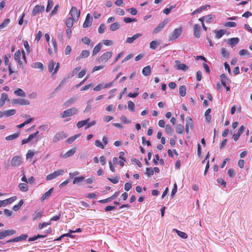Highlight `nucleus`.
Listing matches in <instances>:
<instances>
[{"mask_svg": "<svg viewBox=\"0 0 252 252\" xmlns=\"http://www.w3.org/2000/svg\"><path fill=\"white\" fill-rule=\"evenodd\" d=\"M146 174L149 176H152L154 174V170L151 167H147L146 168Z\"/></svg>", "mask_w": 252, "mask_h": 252, "instance_id": "680f3d73", "label": "nucleus"}, {"mask_svg": "<svg viewBox=\"0 0 252 252\" xmlns=\"http://www.w3.org/2000/svg\"><path fill=\"white\" fill-rule=\"evenodd\" d=\"M245 129V127L242 125L240 127L237 133L233 135V138L235 141H237L239 139V137L243 133Z\"/></svg>", "mask_w": 252, "mask_h": 252, "instance_id": "f8f14e48", "label": "nucleus"}, {"mask_svg": "<svg viewBox=\"0 0 252 252\" xmlns=\"http://www.w3.org/2000/svg\"><path fill=\"white\" fill-rule=\"evenodd\" d=\"M17 199V196H14L4 200H0L1 206H6L15 201Z\"/></svg>", "mask_w": 252, "mask_h": 252, "instance_id": "9d476101", "label": "nucleus"}, {"mask_svg": "<svg viewBox=\"0 0 252 252\" xmlns=\"http://www.w3.org/2000/svg\"><path fill=\"white\" fill-rule=\"evenodd\" d=\"M112 56V52H106L97 59V61L98 63H106Z\"/></svg>", "mask_w": 252, "mask_h": 252, "instance_id": "7ed1b4c3", "label": "nucleus"}, {"mask_svg": "<svg viewBox=\"0 0 252 252\" xmlns=\"http://www.w3.org/2000/svg\"><path fill=\"white\" fill-rule=\"evenodd\" d=\"M43 212L35 211L32 215V219L33 220H39L43 215Z\"/></svg>", "mask_w": 252, "mask_h": 252, "instance_id": "dca6fc26", "label": "nucleus"}, {"mask_svg": "<svg viewBox=\"0 0 252 252\" xmlns=\"http://www.w3.org/2000/svg\"><path fill=\"white\" fill-rule=\"evenodd\" d=\"M10 23V19L8 18L5 19L3 22L0 25V31L3 29L5 28Z\"/></svg>", "mask_w": 252, "mask_h": 252, "instance_id": "58836bf2", "label": "nucleus"}, {"mask_svg": "<svg viewBox=\"0 0 252 252\" xmlns=\"http://www.w3.org/2000/svg\"><path fill=\"white\" fill-rule=\"evenodd\" d=\"M201 27L198 24H195L193 27L194 35L196 38L200 37Z\"/></svg>", "mask_w": 252, "mask_h": 252, "instance_id": "2eb2a0df", "label": "nucleus"}, {"mask_svg": "<svg viewBox=\"0 0 252 252\" xmlns=\"http://www.w3.org/2000/svg\"><path fill=\"white\" fill-rule=\"evenodd\" d=\"M16 113V110L15 109H10L4 111L2 112L3 116L9 117L15 115Z\"/></svg>", "mask_w": 252, "mask_h": 252, "instance_id": "393cba45", "label": "nucleus"}, {"mask_svg": "<svg viewBox=\"0 0 252 252\" xmlns=\"http://www.w3.org/2000/svg\"><path fill=\"white\" fill-rule=\"evenodd\" d=\"M3 231L5 235V237L8 236L13 235L16 233V231L14 229L6 230Z\"/></svg>", "mask_w": 252, "mask_h": 252, "instance_id": "a18cd8bd", "label": "nucleus"}, {"mask_svg": "<svg viewBox=\"0 0 252 252\" xmlns=\"http://www.w3.org/2000/svg\"><path fill=\"white\" fill-rule=\"evenodd\" d=\"M50 224H51V222L49 221L48 222H44L43 223H39L38 225V227L39 229H42L44 227H46L48 225H50Z\"/></svg>", "mask_w": 252, "mask_h": 252, "instance_id": "09e8293b", "label": "nucleus"}, {"mask_svg": "<svg viewBox=\"0 0 252 252\" xmlns=\"http://www.w3.org/2000/svg\"><path fill=\"white\" fill-rule=\"evenodd\" d=\"M174 231H175L177 234V235L180 236V237H181L183 239H186L188 237V235L184 232H182V231H181L180 230H178L176 229H173Z\"/></svg>", "mask_w": 252, "mask_h": 252, "instance_id": "c9c22d12", "label": "nucleus"}, {"mask_svg": "<svg viewBox=\"0 0 252 252\" xmlns=\"http://www.w3.org/2000/svg\"><path fill=\"white\" fill-rule=\"evenodd\" d=\"M12 103L14 104H19L20 105H28L30 104V101L28 99L24 98H17L12 100Z\"/></svg>", "mask_w": 252, "mask_h": 252, "instance_id": "0eeeda50", "label": "nucleus"}, {"mask_svg": "<svg viewBox=\"0 0 252 252\" xmlns=\"http://www.w3.org/2000/svg\"><path fill=\"white\" fill-rule=\"evenodd\" d=\"M175 5H171L169 7L165 8L163 11V13L166 15L169 14L171 12V10L175 7Z\"/></svg>", "mask_w": 252, "mask_h": 252, "instance_id": "8fccbe9b", "label": "nucleus"}, {"mask_svg": "<svg viewBox=\"0 0 252 252\" xmlns=\"http://www.w3.org/2000/svg\"><path fill=\"white\" fill-rule=\"evenodd\" d=\"M105 30V25L104 24H101L98 29V32L99 33H103Z\"/></svg>", "mask_w": 252, "mask_h": 252, "instance_id": "052dcab7", "label": "nucleus"}, {"mask_svg": "<svg viewBox=\"0 0 252 252\" xmlns=\"http://www.w3.org/2000/svg\"><path fill=\"white\" fill-rule=\"evenodd\" d=\"M120 119L124 124H129L130 123V121L128 120L126 117L124 115H122Z\"/></svg>", "mask_w": 252, "mask_h": 252, "instance_id": "e2e57ef3", "label": "nucleus"}, {"mask_svg": "<svg viewBox=\"0 0 252 252\" xmlns=\"http://www.w3.org/2000/svg\"><path fill=\"white\" fill-rule=\"evenodd\" d=\"M211 110L210 108L208 109L205 113V116L206 117V121L209 123L211 121V116L210 115Z\"/></svg>", "mask_w": 252, "mask_h": 252, "instance_id": "ea45409f", "label": "nucleus"}, {"mask_svg": "<svg viewBox=\"0 0 252 252\" xmlns=\"http://www.w3.org/2000/svg\"><path fill=\"white\" fill-rule=\"evenodd\" d=\"M80 134H76L66 140V143L68 144H71L77 138L80 136Z\"/></svg>", "mask_w": 252, "mask_h": 252, "instance_id": "72a5a7b5", "label": "nucleus"}, {"mask_svg": "<svg viewBox=\"0 0 252 252\" xmlns=\"http://www.w3.org/2000/svg\"><path fill=\"white\" fill-rule=\"evenodd\" d=\"M23 45H24V46L27 52L28 53H29L30 52V46H29L28 42L26 40H24L23 41Z\"/></svg>", "mask_w": 252, "mask_h": 252, "instance_id": "69168bd1", "label": "nucleus"}, {"mask_svg": "<svg viewBox=\"0 0 252 252\" xmlns=\"http://www.w3.org/2000/svg\"><path fill=\"white\" fill-rule=\"evenodd\" d=\"M167 23V21L164 20L162 22L159 24V25L158 26L157 28H156L153 32V33L154 34H156L159 32L165 26V25Z\"/></svg>", "mask_w": 252, "mask_h": 252, "instance_id": "4468645a", "label": "nucleus"}, {"mask_svg": "<svg viewBox=\"0 0 252 252\" xmlns=\"http://www.w3.org/2000/svg\"><path fill=\"white\" fill-rule=\"evenodd\" d=\"M90 121V118H88L86 120L81 121L78 122L77 124V127L78 128L82 127L83 126H86V124H88V122Z\"/></svg>", "mask_w": 252, "mask_h": 252, "instance_id": "c85d7f7f", "label": "nucleus"}, {"mask_svg": "<svg viewBox=\"0 0 252 252\" xmlns=\"http://www.w3.org/2000/svg\"><path fill=\"white\" fill-rule=\"evenodd\" d=\"M214 32L216 33L215 37L217 39L221 38L226 32V30H220L219 31L214 30Z\"/></svg>", "mask_w": 252, "mask_h": 252, "instance_id": "b1692460", "label": "nucleus"}, {"mask_svg": "<svg viewBox=\"0 0 252 252\" xmlns=\"http://www.w3.org/2000/svg\"><path fill=\"white\" fill-rule=\"evenodd\" d=\"M158 46V44L156 40L152 41L150 43V48L152 49H156Z\"/></svg>", "mask_w": 252, "mask_h": 252, "instance_id": "864d4df0", "label": "nucleus"}, {"mask_svg": "<svg viewBox=\"0 0 252 252\" xmlns=\"http://www.w3.org/2000/svg\"><path fill=\"white\" fill-rule=\"evenodd\" d=\"M53 4L54 2L53 0H48V4L46 9V11L47 12H48L50 11V10L53 6Z\"/></svg>", "mask_w": 252, "mask_h": 252, "instance_id": "de8ad7c7", "label": "nucleus"}, {"mask_svg": "<svg viewBox=\"0 0 252 252\" xmlns=\"http://www.w3.org/2000/svg\"><path fill=\"white\" fill-rule=\"evenodd\" d=\"M120 24L118 22H115L112 24L110 27V30L111 31H115L120 28Z\"/></svg>", "mask_w": 252, "mask_h": 252, "instance_id": "4c0bfd02", "label": "nucleus"}, {"mask_svg": "<svg viewBox=\"0 0 252 252\" xmlns=\"http://www.w3.org/2000/svg\"><path fill=\"white\" fill-rule=\"evenodd\" d=\"M54 65L55 63L53 60H51L49 62L48 67V70L50 72H51L53 70Z\"/></svg>", "mask_w": 252, "mask_h": 252, "instance_id": "6e6d98bb", "label": "nucleus"}, {"mask_svg": "<svg viewBox=\"0 0 252 252\" xmlns=\"http://www.w3.org/2000/svg\"><path fill=\"white\" fill-rule=\"evenodd\" d=\"M239 41V39L238 37H233L230 38L228 40V44L230 45L232 47L235 46L236 44L238 43Z\"/></svg>", "mask_w": 252, "mask_h": 252, "instance_id": "5701e85b", "label": "nucleus"}, {"mask_svg": "<svg viewBox=\"0 0 252 252\" xmlns=\"http://www.w3.org/2000/svg\"><path fill=\"white\" fill-rule=\"evenodd\" d=\"M90 55V52L88 50H83L80 55L76 59V61H79L82 58H85L88 57Z\"/></svg>", "mask_w": 252, "mask_h": 252, "instance_id": "aec40b11", "label": "nucleus"}, {"mask_svg": "<svg viewBox=\"0 0 252 252\" xmlns=\"http://www.w3.org/2000/svg\"><path fill=\"white\" fill-rule=\"evenodd\" d=\"M20 135L19 132L14 133L13 134L8 135L5 137V139L7 141L13 140L17 138Z\"/></svg>", "mask_w": 252, "mask_h": 252, "instance_id": "c756f323", "label": "nucleus"}, {"mask_svg": "<svg viewBox=\"0 0 252 252\" xmlns=\"http://www.w3.org/2000/svg\"><path fill=\"white\" fill-rule=\"evenodd\" d=\"M227 174L229 175V177L230 178H233L235 176V171L232 168L228 169L227 171Z\"/></svg>", "mask_w": 252, "mask_h": 252, "instance_id": "bf43d9fd", "label": "nucleus"}, {"mask_svg": "<svg viewBox=\"0 0 252 252\" xmlns=\"http://www.w3.org/2000/svg\"><path fill=\"white\" fill-rule=\"evenodd\" d=\"M69 15H70V17L77 20L80 15V11H78L76 7L72 6L70 10Z\"/></svg>", "mask_w": 252, "mask_h": 252, "instance_id": "423d86ee", "label": "nucleus"}, {"mask_svg": "<svg viewBox=\"0 0 252 252\" xmlns=\"http://www.w3.org/2000/svg\"><path fill=\"white\" fill-rule=\"evenodd\" d=\"M93 21V18L89 13L87 14L85 20L83 23V27L86 28L91 26Z\"/></svg>", "mask_w": 252, "mask_h": 252, "instance_id": "1a4fd4ad", "label": "nucleus"}, {"mask_svg": "<svg viewBox=\"0 0 252 252\" xmlns=\"http://www.w3.org/2000/svg\"><path fill=\"white\" fill-rule=\"evenodd\" d=\"M184 131V127L183 125L181 124H178L176 127V131L179 134L182 133Z\"/></svg>", "mask_w": 252, "mask_h": 252, "instance_id": "a19ab883", "label": "nucleus"}, {"mask_svg": "<svg viewBox=\"0 0 252 252\" xmlns=\"http://www.w3.org/2000/svg\"><path fill=\"white\" fill-rule=\"evenodd\" d=\"M65 173V171L63 169L59 170L58 171H56L49 175H48L46 177V180L47 181H50L58 177L59 176L63 175Z\"/></svg>", "mask_w": 252, "mask_h": 252, "instance_id": "f257e3e1", "label": "nucleus"}, {"mask_svg": "<svg viewBox=\"0 0 252 252\" xmlns=\"http://www.w3.org/2000/svg\"><path fill=\"white\" fill-rule=\"evenodd\" d=\"M53 191V188H51L48 191L44 193L40 198L41 201L43 202L45 200L47 199L48 197H49L51 196Z\"/></svg>", "mask_w": 252, "mask_h": 252, "instance_id": "4be33fe9", "label": "nucleus"}, {"mask_svg": "<svg viewBox=\"0 0 252 252\" xmlns=\"http://www.w3.org/2000/svg\"><path fill=\"white\" fill-rule=\"evenodd\" d=\"M14 94L19 96L25 97L26 94L25 92L21 89H18L14 92Z\"/></svg>", "mask_w": 252, "mask_h": 252, "instance_id": "cd10ccee", "label": "nucleus"}, {"mask_svg": "<svg viewBox=\"0 0 252 252\" xmlns=\"http://www.w3.org/2000/svg\"><path fill=\"white\" fill-rule=\"evenodd\" d=\"M175 63V67L178 70L186 71L189 69L188 66L184 63H181L179 61H176Z\"/></svg>", "mask_w": 252, "mask_h": 252, "instance_id": "9b49d317", "label": "nucleus"}, {"mask_svg": "<svg viewBox=\"0 0 252 252\" xmlns=\"http://www.w3.org/2000/svg\"><path fill=\"white\" fill-rule=\"evenodd\" d=\"M33 120V118H29V119H28L27 120H26L25 122H24L23 123L18 125L17 126V127L19 128H23L25 126H26V125H28V124L30 123L31 122H32V121Z\"/></svg>", "mask_w": 252, "mask_h": 252, "instance_id": "37998d69", "label": "nucleus"}, {"mask_svg": "<svg viewBox=\"0 0 252 252\" xmlns=\"http://www.w3.org/2000/svg\"><path fill=\"white\" fill-rule=\"evenodd\" d=\"M108 180H109L111 182H112V183L113 184H117L119 182V180H120V177L119 176H117V177H115V178H107Z\"/></svg>", "mask_w": 252, "mask_h": 252, "instance_id": "4d7b16f0", "label": "nucleus"}, {"mask_svg": "<svg viewBox=\"0 0 252 252\" xmlns=\"http://www.w3.org/2000/svg\"><path fill=\"white\" fill-rule=\"evenodd\" d=\"M236 23L234 22H228L225 23L224 26L226 27H235L236 26Z\"/></svg>", "mask_w": 252, "mask_h": 252, "instance_id": "13d9d810", "label": "nucleus"}, {"mask_svg": "<svg viewBox=\"0 0 252 252\" xmlns=\"http://www.w3.org/2000/svg\"><path fill=\"white\" fill-rule=\"evenodd\" d=\"M31 66L33 68L41 69V70L44 68L43 64L40 62L33 63Z\"/></svg>", "mask_w": 252, "mask_h": 252, "instance_id": "e433bc0d", "label": "nucleus"}, {"mask_svg": "<svg viewBox=\"0 0 252 252\" xmlns=\"http://www.w3.org/2000/svg\"><path fill=\"white\" fill-rule=\"evenodd\" d=\"M22 163V160L20 157L16 156L12 158L11 161V166L13 167H17Z\"/></svg>", "mask_w": 252, "mask_h": 252, "instance_id": "6e6552de", "label": "nucleus"}, {"mask_svg": "<svg viewBox=\"0 0 252 252\" xmlns=\"http://www.w3.org/2000/svg\"><path fill=\"white\" fill-rule=\"evenodd\" d=\"M127 10L132 15H135L137 13L136 9L133 7L129 8Z\"/></svg>", "mask_w": 252, "mask_h": 252, "instance_id": "774afa93", "label": "nucleus"}, {"mask_svg": "<svg viewBox=\"0 0 252 252\" xmlns=\"http://www.w3.org/2000/svg\"><path fill=\"white\" fill-rule=\"evenodd\" d=\"M78 112L77 109L75 107H72L71 108L67 109L63 112L62 113V117L64 118L67 117L71 116L73 115L76 114Z\"/></svg>", "mask_w": 252, "mask_h": 252, "instance_id": "20e7f679", "label": "nucleus"}, {"mask_svg": "<svg viewBox=\"0 0 252 252\" xmlns=\"http://www.w3.org/2000/svg\"><path fill=\"white\" fill-rule=\"evenodd\" d=\"M8 95L6 93H2L0 98V108L2 107L5 104V100H9Z\"/></svg>", "mask_w": 252, "mask_h": 252, "instance_id": "412c9836", "label": "nucleus"}, {"mask_svg": "<svg viewBox=\"0 0 252 252\" xmlns=\"http://www.w3.org/2000/svg\"><path fill=\"white\" fill-rule=\"evenodd\" d=\"M186 87L185 85H182L179 88V93L181 96H185L186 94Z\"/></svg>", "mask_w": 252, "mask_h": 252, "instance_id": "473e14b6", "label": "nucleus"}, {"mask_svg": "<svg viewBox=\"0 0 252 252\" xmlns=\"http://www.w3.org/2000/svg\"><path fill=\"white\" fill-rule=\"evenodd\" d=\"M96 124L95 121H92L91 122H88V124H86V126L85 127V129H87L89 128V127L95 125Z\"/></svg>", "mask_w": 252, "mask_h": 252, "instance_id": "338daca9", "label": "nucleus"}, {"mask_svg": "<svg viewBox=\"0 0 252 252\" xmlns=\"http://www.w3.org/2000/svg\"><path fill=\"white\" fill-rule=\"evenodd\" d=\"M76 101V98L75 97H72L69 99L64 103V105L66 107H68L69 105L74 104Z\"/></svg>", "mask_w": 252, "mask_h": 252, "instance_id": "79ce46f5", "label": "nucleus"}, {"mask_svg": "<svg viewBox=\"0 0 252 252\" xmlns=\"http://www.w3.org/2000/svg\"><path fill=\"white\" fill-rule=\"evenodd\" d=\"M182 32V29L181 27L175 29L172 33L169 36V40L173 41L180 36Z\"/></svg>", "mask_w": 252, "mask_h": 252, "instance_id": "f03ea898", "label": "nucleus"}, {"mask_svg": "<svg viewBox=\"0 0 252 252\" xmlns=\"http://www.w3.org/2000/svg\"><path fill=\"white\" fill-rule=\"evenodd\" d=\"M221 54L223 57L225 58H228L229 56V52L224 48L221 49Z\"/></svg>", "mask_w": 252, "mask_h": 252, "instance_id": "c03bdc74", "label": "nucleus"}, {"mask_svg": "<svg viewBox=\"0 0 252 252\" xmlns=\"http://www.w3.org/2000/svg\"><path fill=\"white\" fill-rule=\"evenodd\" d=\"M124 21L126 23H128L131 22H136L137 20L135 18H130L129 17H125L124 19Z\"/></svg>", "mask_w": 252, "mask_h": 252, "instance_id": "0e129e2a", "label": "nucleus"}, {"mask_svg": "<svg viewBox=\"0 0 252 252\" xmlns=\"http://www.w3.org/2000/svg\"><path fill=\"white\" fill-rule=\"evenodd\" d=\"M18 187L22 191H27L28 189V187L27 183H20L18 185Z\"/></svg>", "mask_w": 252, "mask_h": 252, "instance_id": "f704fd0d", "label": "nucleus"}, {"mask_svg": "<svg viewBox=\"0 0 252 252\" xmlns=\"http://www.w3.org/2000/svg\"><path fill=\"white\" fill-rule=\"evenodd\" d=\"M214 18H215V15L213 14H210L205 16V21L207 23H211Z\"/></svg>", "mask_w": 252, "mask_h": 252, "instance_id": "603ef678", "label": "nucleus"}, {"mask_svg": "<svg viewBox=\"0 0 252 252\" xmlns=\"http://www.w3.org/2000/svg\"><path fill=\"white\" fill-rule=\"evenodd\" d=\"M66 137L65 133L63 131H59L57 132L53 138V143H55L61 139Z\"/></svg>", "mask_w": 252, "mask_h": 252, "instance_id": "39448f33", "label": "nucleus"}, {"mask_svg": "<svg viewBox=\"0 0 252 252\" xmlns=\"http://www.w3.org/2000/svg\"><path fill=\"white\" fill-rule=\"evenodd\" d=\"M142 74L146 76H149L151 73V68L150 65L144 67L142 69Z\"/></svg>", "mask_w": 252, "mask_h": 252, "instance_id": "a878e982", "label": "nucleus"}, {"mask_svg": "<svg viewBox=\"0 0 252 252\" xmlns=\"http://www.w3.org/2000/svg\"><path fill=\"white\" fill-rule=\"evenodd\" d=\"M102 44L100 43L97 44L93 49V55L94 56L96 55L102 48Z\"/></svg>", "mask_w": 252, "mask_h": 252, "instance_id": "7c9ffc66", "label": "nucleus"}, {"mask_svg": "<svg viewBox=\"0 0 252 252\" xmlns=\"http://www.w3.org/2000/svg\"><path fill=\"white\" fill-rule=\"evenodd\" d=\"M186 131L188 133L189 130V127L192 128L193 127V123L192 119L189 117H188L186 119Z\"/></svg>", "mask_w": 252, "mask_h": 252, "instance_id": "a211bd4d", "label": "nucleus"}, {"mask_svg": "<svg viewBox=\"0 0 252 252\" xmlns=\"http://www.w3.org/2000/svg\"><path fill=\"white\" fill-rule=\"evenodd\" d=\"M134 103L132 101H129L128 102V108L129 110H130L132 112H133L134 111Z\"/></svg>", "mask_w": 252, "mask_h": 252, "instance_id": "5fc2aeb1", "label": "nucleus"}, {"mask_svg": "<svg viewBox=\"0 0 252 252\" xmlns=\"http://www.w3.org/2000/svg\"><path fill=\"white\" fill-rule=\"evenodd\" d=\"M76 20L72 18V17H69L66 18L65 20V25L68 28H71L74 24V22H76Z\"/></svg>", "mask_w": 252, "mask_h": 252, "instance_id": "6ab92c4d", "label": "nucleus"}, {"mask_svg": "<svg viewBox=\"0 0 252 252\" xmlns=\"http://www.w3.org/2000/svg\"><path fill=\"white\" fill-rule=\"evenodd\" d=\"M85 179V177L81 176L79 177H76L74 178L73 184H75L77 183H79L82 181H83Z\"/></svg>", "mask_w": 252, "mask_h": 252, "instance_id": "49530a36", "label": "nucleus"}, {"mask_svg": "<svg viewBox=\"0 0 252 252\" xmlns=\"http://www.w3.org/2000/svg\"><path fill=\"white\" fill-rule=\"evenodd\" d=\"M165 131L168 134H171L173 132V129L169 125H166L165 126Z\"/></svg>", "mask_w": 252, "mask_h": 252, "instance_id": "3c124183", "label": "nucleus"}, {"mask_svg": "<svg viewBox=\"0 0 252 252\" xmlns=\"http://www.w3.org/2000/svg\"><path fill=\"white\" fill-rule=\"evenodd\" d=\"M142 36V34L140 33L134 34L132 37H127L126 39V43L131 44L138 38Z\"/></svg>", "mask_w": 252, "mask_h": 252, "instance_id": "f3484780", "label": "nucleus"}, {"mask_svg": "<svg viewBox=\"0 0 252 252\" xmlns=\"http://www.w3.org/2000/svg\"><path fill=\"white\" fill-rule=\"evenodd\" d=\"M76 152V149L75 148H72L69 151H68L67 152H66L64 155L63 156V157L64 158H69L72 156H73L75 153Z\"/></svg>", "mask_w": 252, "mask_h": 252, "instance_id": "bb28decb", "label": "nucleus"}, {"mask_svg": "<svg viewBox=\"0 0 252 252\" xmlns=\"http://www.w3.org/2000/svg\"><path fill=\"white\" fill-rule=\"evenodd\" d=\"M44 10V7L43 6H40L38 5H36L32 11V15L35 16L39 13L42 12Z\"/></svg>", "mask_w": 252, "mask_h": 252, "instance_id": "ddd939ff", "label": "nucleus"}, {"mask_svg": "<svg viewBox=\"0 0 252 252\" xmlns=\"http://www.w3.org/2000/svg\"><path fill=\"white\" fill-rule=\"evenodd\" d=\"M220 78L222 85L223 86H226V81H229L228 78L226 76V75L225 74H222L221 75H220Z\"/></svg>", "mask_w": 252, "mask_h": 252, "instance_id": "2f4dec72", "label": "nucleus"}]
</instances>
